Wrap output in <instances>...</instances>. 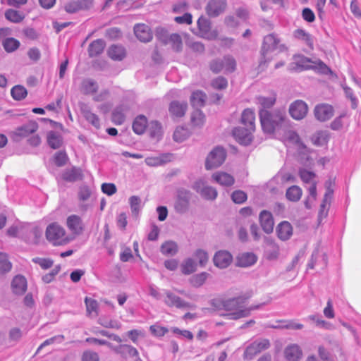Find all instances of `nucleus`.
<instances>
[{
  "label": "nucleus",
  "mask_w": 361,
  "mask_h": 361,
  "mask_svg": "<svg viewBox=\"0 0 361 361\" xmlns=\"http://www.w3.org/2000/svg\"><path fill=\"white\" fill-rule=\"evenodd\" d=\"M255 114L251 109H245L241 115V123L250 130H255Z\"/></svg>",
  "instance_id": "bb28decb"
},
{
  "label": "nucleus",
  "mask_w": 361,
  "mask_h": 361,
  "mask_svg": "<svg viewBox=\"0 0 361 361\" xmlns=\"http://www.w3.org/2000/svg\"><path fill=\"white\" fill-rule=\"evenodd\" d=\"M308 319L311 321L314 322L316 323V324L321 328H323L325 329H331L333 328V326L331 324L322 319L317 315H310L308 317Z\"/></svg>",
  "instance_id": "69168bd1"
},
{
  "label": "nucleus",
  "mask_w": 361,
  "mask_h": 361,
  "mask_svg": "<svg viewBox=\"0 0 361 361\" xmlns=\"http://www.w3.org/2000/svg\"><path fill=\"white\" fill-rule=\"evenodd\" d=\"M319 258H321L322 267L324 268L327 264V256L326 254H322L321 256L319 255V250H315L311 257V260L307 264L308 269H313L319 260Z\"/></svg>",
  "instance_id": "58836bf2"
},
{
  "label": "nucleus",
  "mask_w": 361,
  "mask_h": 361,
  "mask_svg": "<svg viewBox=\"0 0 361 361\" xmlns=\"http://www.w3.org/2000/svg\"><path fill=\"white\" fill-rule=\"evenodd\" d=\"M192 188L201 196L207 200H214L217 196V191L215 188L207 185L206 182L203 179L196 180Z\"/></svg>",
  "instance_id": "f8f14e48"
},
{
  "label": "nucleus",
  "mask_w": 361,
  "mask_h": 361,
  "mask_svg": "<svg viewBox=\"0 0 361 361\" xmlns=\"http://www.w3.org/2000/svg\"><path fill=\"white\" fill-rule=\"evenodd\" d=\"M233 261L232 255L226 250H219L214 256V265L219 269L227 268Z\"/></svg>",
  "instance_id": "a211bd4d"
},
{
  "label": "nucleus",
  "mask_w": 361,
  "mask_h": 361,
  "mask_svg": "<svg viewBox=\"0 0 361 361\" xmlns=\"http://www.w3.org/2000/svg\"><path fill=\"white\" fill-rule=\"evenodd\" d=\"M293 37L303 42L310 49H313L314 40L312 36L303 29H297L293 32Z\"/></svg>",
  "instance_id": "a878e982"
},
{
  "label": "nucleus",
  "mask_w": 361,
  "mask_h": 361,
  "mask_svg": "<svg viewBox=\"0 0 361 361\" xmlns=\"http://www.w3.org/2000/svg\"><path fill=\"white\" fill-rule=\"evenodd\" d=\"M160 251L164 255L173 256L178 252V245L172 240L166 241L161 245Z\"/></svg>",
  "instance_id": "72a5a7b5"
},
{
  "label": "nucleus",
  "mask_w": 361,
  "mask_h": 361,
  "mask_svg": "<svg viewBox=\"0 0 361 361\" xmlns=\"http://www.w3.org/2000/svg\"><path fill=\"white\" fill-rule=\"evenodd\" d=\"M270 347V342L266 338H259L249 345L243 354L245 360H251L260 352L268 349Z\"/></svg>",
  "instance_id": "1a4fd4ad"
},
{
  "label": "nucleus",
  "mask_w": 361,
  "mask_h": 361,
  "mask_svg": "<svg viewBox=\"0 0 361 361\" xmlns=\"http://www.w3.org/2000/svg\"><path fill=\"white\" fill-rule=\"evenodd\" d=\"M98 90L97 83L92 79H86L82 81L81 91L86 94L95 93Z\"/></svg>",
  "instance_id": "c03bdc74"
},
{
  "label": "nucleus",
  "mask_w": 361,
  "mask_h": 361,
  "mask_svg": "<svg viewBox=\"0 0 361 361\" xmlns=\"http://www.w3.org/2000/svg\"><path fill=\"white\" fill-rule=\"evenodd\" d=\"M99 323L106 328L118 329L121 327V323L116 320H111L106 317L99 319Z\"/></svg>",
  "instance_id": "052dcab7"
},
{
  "label": "nucleus",
  "mask_w": 361,
  "mask_h": 361,
  "mask_svg": "<svg viewBox=\"0 0 361 361\" xmlns=\"http://www.w3.org/2000/svg\"><path fill=\"white\" fill-rule=\"evenodd\" d=\"M279 322L282 323L281 326H272L274 329H302L303 324L297 323L294 320L289 321H279Z\"/></svg>",
  "instance_id": "13d9d810"
},
{
  "label": "nucleus",
  "mask_w": 361,
  "mask_h": 361,
  "mask_svg": "<svg viewBox=\"0 0 361 361\" xmlns=\"http://www.w3.org/2000/svg\"><path fill=\"white\" fill-rule=\"evenodd\" d=\"M210 69L215 73L223 71L225 73H232L235 70L236 61L235 59L227 55L224 56L222 59H217L213 60L210 63Z\"/></svg>",
  "instance_id": "39448f33"
},
{
  "label": "nucleus",
  "mask_w": 361,
  "mask_h": 361,
  "mask_svg": "<svg viewBox=\"0 0 361 361\" xmlns=\"http://www.w3.org/2000/svg\"><path fill=\"white\" fill-rule=\"evenodd\" d=\"M319 258H321L322 267L324 268L327 264V256L326 254H322L321 256L319 255V250H315L311 257V260L307 264L308 269H313L319 260Z\"/></svg>",
  "instance_id": "ea45409f"
},
{
  "label": "nucleus",
  "mask_w": 361,
  "mask_h": 361,
  "mask_svg": "<svg viewBox=\"0 0 361 361\" xmlns=\"http://www.w3.org/2000/svg\"><path fill=\"white\" fill-rule=\"evenodd\" d=\"M226 157V150L221 147H216L208 154L205 168L209 170L220 166L224 162Z\"/></svg>",
  "instance_id": "6e6552de"
},
{
  "label": "nucleus",
  "mask_w": 361,
  "mask_h": 361,
  "mask_svg": "<svg viewBox=\"0 0 361 361\" xmlns=\"http://www.w3.org/2000/svg\"><path fill=\"white\" fill-rule=\"evenodd\" d=\"M308 107L307 104L302 100H296L289 107L290 116L295 120L302 119L307 114Z\"/></svg>",
  "instance_id": "f3484780"
},
{
  "label": "nucleus",
  "mask_w": 361,
  "mask_h": 361,
  "mask_svg": "<svg viewBox=\"0 0 361 361\" xmlns=\"http://www.w3.org/2000/svg\"><path fill=\"white\" fill-rule=\"evenodd\" d=\"M333 190L330 188V187H328L326 192L324 195L322 203L321 204L320 206V209L319 212V219L325 217L327 215V211L326 210V207L327 205L330 204V199L331 198Z\"/></svg>",
  "instance_id": "a18cd8bd"
},
{
  "label": "nucleus",
  "mask_w": 361,
  "mask_h": 361,
  "mask_svg": "<svg viewBox=\"0 0 361 361\" xmlns=\"http://www.w3.org/2000/svg\"><path fill=\"white\" fill-rule=\"evenodd\" d=\"M206 94L200 90L195 91L190 97V102L193 106L200 107L204 106L206 101Z\"/></svg>",
  "instance_id": "a19ab883"
},
{
  "label": "nucleus",
  "mask_w": 361,
  "mask_h": 361,
  "mask_svg": "<svg viewBox=\"0 0 361 361\" xmlns=\"http://www.w3.org/2000/svg\"><path fill=\"white\" fill-rule=\"evenodd\" d=\"M314 116L320 121L329 120L334 115L332 106L327 104H320L314 108Z\"/></svg>",
  "instance_id": "6ab92c4d"
},
{
  "label": "nucleus",
  "mask_w": 361,
  "mask_h": 361,
  "mask_svg": "<svg viewBox=\"0 0 361 361\" xmlns=\"http://www.w3.org/2000/svg\"><path fill=\"white\" fill-rule=\"evenodd\" d=\"M134 32L137 38L141 42H149L152 38L149 27L144 24L136 25L134 27Z\"/></svg>",
  "instance_id": "4be33fe9"
},
{
  "label": "nucleus",
  "mask_w": 361,
  "mask_h": 361,
  "mask_svg": "<svg viewBox=\"0 0 361 361\" xmlns=\"http://www.w3.org/2000/svg\"><path fill=\"white\" fill-rule=\"evenodd\" d=\"M307 190L309 192V195L306 200L305 201V205L307 209H310L312 207L311 202L314 201L317 198L316 182L310 184Z\"/></svg>",
  "instance_id": "5fc2aeb1"
},
{
  "label": "nucleus",
  "mask_w": 361,
  "mask_h": 361,
  "mask_svg": "<svg viewBox=\"0 0 361 361\" xmlns=\"http://www.w3.org/2000/svg\"><path fill=\"white\" fill-rule=\"evenodd\" d=\"M194 256L198 260L199 264L202 267H204L209 261L208 253L202 249L197 250L194 253Z\"/></svg>",
  "instance_id": "4d7b16f0"
},
{
  "label": "nucleus",
  "mask_w": 361,
  "mask_h": 361,
  "mask_svg": "<svg viewBox=\"0 0 361 361\" xmlns=\"http://www.w3.org/2000/svg\"><path fill=\"white\" fill-rule=\"evenodd\" d=\"M226 8V0H209L205 11L211 18H215L223 13Z\"/></svg>",
  "instance_id": "2eb2a0df"
},
{
  "label": "nucleus",
  "mask_w": 361,
  "mask_h": 361,
  "mask_svg": "<svg viewBox=\"0 0 361 361\" xmlns=\"http://www.w3.org/2000/svg\"><path fill=\"white\" fill-rule=\"evenodd\" d=\"M190 136V132L188 128L184 127H178L174 131L173 139L176 142H182Z\"/></svg>",
  "instance_id": "603ef678"
},
{
  "label": "nucleus",
  "mask_w": 361,
  "mask_h": 361,
  "mask_svg": "<svg viewBox=\"0 0 361 361\" xmlns=\"http://www.w3.org/2000/svg\"><path fill=\"white\" fill-rule=\"evenodd\" d=\"M81 112L85 118L96 128H100V121L99 117L91 111V110L85 106L81 109Z\"/></svg>",
  "instance_id": "2f4dec72"
},
{
  "label": "nucleus",
  "mask_w": 361,
  "mask_h": 361,
  "mask_svg": "<svg viewBox=\"0 0 361 361\" xmlns=\"http://www.w3.org/2000/svg\"><path fill=\"white\" fill-rule=\"evenodd\" d=\"M112 120L116 124H122L125 121V116L121 108H116L112 113Z\"/></svg>",
  "instance_id": "774afa93"
},
{
  "label": "nucleus",
  "mask_w": 361,
  "mask_h": 361,
  "mask_svg": "<svg viewBox=\"0 0 361 361\" xmlns=\"http://www.w3.org/2000/svg\"><path fill=\"white\" fill-rule=\"evenodd\" d=\"M108 54L111 59L121 61L126 56V50L121 45H112L109 49Z\"/></svg>",
  "instance_id": "f704fd0d"
},
{
  "label": "nucleus",
  "mask_w": 361,
  "mask_h": 361,
  "mask_svg": "<svg viewBox=\"0 0 361 361\" xmlns=\"http://www.w3.org/2000/svg\"><path fill=\"white\" fill-rule=\"evenodd\" d=\"M199 35L205 39H215L218 37V32L212 30L211 22L205 17L201 16L197 20Z\"/></svg>",
  "instance_id": "9b49d317"
},
{
  "label": "nucleus",
  "mask_w": 361,
  "mask_h": 361,
  "mask_svg": "<svg viewBox=\"0 0 361 361\" xmlns=\"http://www.w3.org/2000/svg\"><path fill=\"white\" fill-rule=\"evenodd\" d=\"M302 194V192L300 187L297 185H293L288 188L286 195L288 200L290 201L297 202L300 199Z\"/></svg>",
  "instance_id": "09e8293b"
},
{
  "label": "nucleus",
  "mask_w": 361,
  "mask_h": 361,
  "mask_svg": "<svg viewBox=\"0 0 361 361\" xmlns=\"http://www.w3.org/2000/svg\"><path fill=\"white\" fill-rule=\"evenodd\" d=\"M279 42V39L273 34L268 35L264 38L261 51L262 57L259 66L265 64L272 59V53L278 49Z\"/></svg>",
  "instance_id": "20e7f679"
},
{
  "label": "nucleus",
  "mask_w": 361,
  "mask_h": 361,
  "mask_svg": "<svg viewBox=\"0 0 361 361\" xmlns=\"http://www.w3.org/2000/svg\"><path fill=\"white\" fill-rule=\"evenodd\" d=\"M164 302L169 307L176 308H190L189 303L183 300L180 297L168 290H163Z\"/></svg>",
  "instance_id": "4468645a"
},
{
  "label": "nucleus",
  "mask_w": 361,
  "mask_h": 361,
  "mask_svg": "<svg viewBox=\"0 0 361 361\" xmlns=\"http://www.w3.org/2000/svg\"><path fill=\"white\" fill-rule=\"evenodd\" d=\"M129 204L133 216H138L142 208V200L138 196H131L129 198Z\"/></svg>",
  "instance_id": "de8ad7c7"
},
{
  "label": "nucleus",
  "mask_w": 361,
  "mask_h": 361,
  "mask_svg": "<svg viewBox=\"0 0 361 361\" xmlns=\"http://www.w3.org/2000/svg\"><path fill=\"white\" fill-rule=\"evenodd\" d=\"M285 119V113L281 110H274L268 112L265 125L261 123L262 128L265 133H271L279 126Z\"/></svg>",
  "instance_id": "0eeeda50"
},
{
  "label": "nucleus",
  "mask_w": 361,
  "mask_h": 361,
  "mask_svg": "<svg viewBox=\"0 0 361 361\" xmlns=\"http://www.w3.org/2000/svg\"><path fill=\"white\" fill-rule=\"evenodd\" d=\"M276 101V96L275 94H271L269 96H259L256 97V104L259 108V116L260 123L265 125V121L268 116L269 109L273 107Z\"/></svg>",
  "instance_id": "423d86ee"
},
{
  "label": "nucleus",
  "mask_w": 361,
  "mask_h": 361,
  "mask_svg": "<svg viewBox=\"0 0 361 361\" xmlns=\"http://www.w3.org/2000/svg\"><path fill=\"white\" fill-rule=\"evenodd\" d=\"M266 242L268 247L265 251L266 257L269 260L276 259L280 253L279 246L271 239L267 238Z\"/></svg>",
  "instance_id": "c756f323"
},
{
  "label": "nucleus",
  "mask_w": 361,
  "mask_h": 361,
  "mask_svg": "<svg viewBox=\"0 0 361 361\" xmlns=\"http://www.w3.org/2000/svg\"><path fill=\"white\" fill-rule=\"evenodd\" d=\"M259 221L264 231L270 233L274 229V219L271 212L264 210L259 214Z\"/></svg>",
  "instance_id": "412c9836"
},
{
  "label": "nucleus",
  "mask_w": 361,
  "mask_h": 361,
  "mask_svg": "<svg viewBox=\"0 0 361 361\" xmlns=\"http://www.w3.org/2000/svg\"><path fill=\"white\" fill-rule=\"evenodd\" d=\"M245 300L243 298H234L225 300L224 310L230 312L227 314L229 319H238L250 315L251 311L260 308L264 304L257 305H251L249 307H245L244 303Z\"/></svg>",
  "instance_id": "f257e3e1"
},
{
  "label": "nucleus",
  "mask_w": 361,
  "mask_h": 361,
  "mask_svg": "<svg viewBox=\"0 0 361 361\" xmlns=\"http://www.w3.org/2000/svg\"><path fill=\"white\" fill-rule=\"evenodd\" d=\"M213 180L223 186H231L234 183V178L226 172H216L212 175Z\"/></svg>",
  "instance_id": "c85d7f7f"
},
{
  "label": "nucleus",
  "mask_w": 361,
  "mask_h": 361,
  "mask_svg": "<svg viewBox=\"0 0 361 361\" xmlns=\"http://www.w3.org/2000/svg\"><path fill=\"white\" fill-rule=\"evenodd\" d=\"M92 6L93 0H71L64 5V10L68 13H75L88 10Z\"/></svg>",
  "instance_id": "ddd939ff"
},
{
  "label": "nucleus",
  "mask_w": 361,
  "mask_h": 361,
  "mask_svg": "<svg viewBox=\"0 0 361 361\" xmlns=\"http://www.w3.org/2000/svg\"><path fill=\"white\" fill-rule=\"evenodd\" d=\"M11 94L13 99L20 101L26 97L27 91L25 87L18 85L12 87Z\"/></svg>",
  "instance_id": "8fccbe9b"
},
{
  "label": "nucleus",
  "mask_w": 361,
  "mask_h": 361,
  "mask_svg": "<svg viewBox=\"0 0 361 361\" xmlns=\"http://www.w3.org/2000/svg\"><path fill=\"white\" fill-rule=\"evenodd\" d=\"M11 287L15 294L22 295L27 289V281L23 276H16L13 278Z\"/></svg>",
  "instance_id": "cd10ccee"
},
{
  "label": "nucleus",
  "mask_w": 361,
  "mask_h": 361,
  "mask_svg": "<svg viewBox=\"0 0 361 361\" xmlns=\"http://www.w3.org/2000/svg\"><path fill=\"white\" fill-rule=\"evenodd\" d=\"M190 200V191L181 188L177 191V197L174 204V209L179 214L185 213L189 208V202Z\"/></svg>",
  "instance_id": "9d476101"
},
{
  "label": "nucleus",
  "mask_w": 361,
  "mask_h": 361,
  "mask_svg": "<svg viewBox=\"0 0 361 361\" xmlns=\"http://www.w3.org/2000/svg\"><path fill=\"white\" fill-rule=\"evenodd\" d=\"M209 276V274L207 272L195 274L190 279V283L195 287H200L206 281Z\"/></svg>",
  "instance_id": "6e6d98bb"
},
{
  "label": "nucleus",
  "mask_w": 361,
  "mask_h": 361,
  "mask_svg": "<svg viewBox=\"0 0 361 361\" xmlns=\"http://www.w3.org/2000/svg\"><path fill=\"white\" fill-rule=\"evenodd\" d=\"M47 142L51 148L58 149L62 144V137L59 133L50 131L47 135Z\"/></svg>",
  "instance_id": "79ce46f5"
},
{
  "label": "nucleus",
  "mask_w": 361,
  "mask_h": 361,
  "mask_svg": "<svg viewBox=\"0 0 361 361\" xmlns=\"http://www.w3.org/2000/svg\"><path fill=\"white\" fill-rule=\"evenodd\" d=\"M257 257L252 252H244L237 257V265L241 267H247L253 265L257 262Z\"/></svg>",
  "instance_id": "393cba45"
},
{
  "label": "nucleus",
  "mask_w": 361,
  "mask_h": 361,
  "mask_svg": "<svg viewBox=\"0 0 361 361\" xmlns=\"http://www.w3.org/2000/svg\"><path fill=\"white\" fill-rule=\"evenodd\" d=\"M87 312L90 315L97 314L98 304L97 302L93 299L86 298L85 300Z\"/></svg>",
  "instance_id": "e2e57ef3"
},
{
  "label": "nucleus",
  "mask_w": 361,
  "mask_h": 361,
  "mask_svg": "<svg viewBox=\"0 0 361 361\" xmlns=\"http://www.w3.org/2000/svg\"><path fill=\"white\" fill-rule=\"evenodd\" d=\"M105 47L104 41L102 39H96L89 46L88 52L90 56H95L100 54Z\"/></svg>",
  "instance_id": "4c0bfd02"
},
{
  "label": "nucleus",
  "mask_w": 361,
  "mask_h": 361,
  "mask_svg": "<svg viewBox=\"0 0 361 361\" xmlns=\"http://www.w3.org/2000/svg\"><path fill=\"white\" fill-rule=\"evenodd\" d=\"M66 226L69 231L75 235H80L83 231L81 218L75 214L71 215L67 218Z\"/></svg>",
  "instance_id": "aec40b11"
},
{
  "label": "nucleus",
  "mask_w": 361,
  "mask_h": 361,
  "mask_svg": "<svg viewBox=\"0 0 361 361\" xmlns=\"http://www.w3.org/2000/svg\"><path fill=\"white\" fill-rule=\"evenodd\" d=\"M25 16L23 12L9 8L5 12V18L8 21L13 23H19L23 20Z\"/></svg>",
  "instance_id": "c9c22d12"
},
{
  "label": "nucleus",
  "mask_w": 361,
  "mask_h": 361,
  "mask_svg": "<svg viewBox=\"0 0 361 361\" xmlns=\"http://www.w3.org/2000/svg\"><path fill=\"white\" fill-rule=\"evenodd\" d=\"M255 130L250 128L237 127L233 130V135L241 145H248L252 140V133Z\"/></svg>",
  "instance_id": "dca6fc26"
},
{
  "label": "nucleus",
  "mask_w": 361,
  "mask_h": 361,
  "mask_svg": "<svg viewBox=\"0 0 361 361\" xmlns=\"http://www.w3.org/2000/svg\"><path fill=\"white\" fill-rule=\"evenodd\" d=\"M2 45L6 52L11 53L19 48L20 43L13 37H7L4 39Z\"/></svg>",
  "instance_id": "49530a36"
},
{
  "label": "nucleus",
  "mask_w": 361,
  "mask_h": 361,
  "mask_svg": "<svg viewBox=\"0 0 361 361\" xmlns=\"http://www.w3.org/2000/svg\"><path fill=\"white\" fill-rule=\"evenodd\" d=\"M147 125V121L145 116H137L133 123V131L138 135L142 134Z\"/></svg>",
  "instance_id": "e433bc0d"
},
{
  "label": "nucleus",
  "mask_w": 361,
  "mask_h": 361,
  "mask_svg": "<svg viewBox=\"0 0 361 361\" xmlns=\"http://www.w3.org/2000/svg\"><path fill=\"white\" fill-rule=\"evenodd\" d=\"M312 140L314 145L317 146H323L326 145L329 140V133L326 130H320L315 133Z\"/></svg>",
  "instance_id": "37998d69"
},
{
  "label": "nucleus",
  "mask_w": 361,
  "mask_h": 361,
  "mask_svg": "<svg viewBox=\"0 0 361 361\" xmlns=\"http://www.w3.org/2000/svg\"><path fill=\"white\" fill-rule=\"evenodd\" d=\"M169 42L174 51H180L182 49V39L179 35L172 34L169 37Z\"/></svg>",
  "instance_id": "bf43d9fd"
},
{
  "label": "nucleus",
  "mask_w": 361,
  "mask_h": 361,
  "mask_svg": "<svg viewBox=\"0 0 361 361\" xmlns=\"http://www.w3.org/2000/svg\"><path fill=\"white\" fill-rule=\"evenodd\" d=\"M47 240L54 246L66 245L70 238L65 229L57 223H51L46 228Z\"/></svg>",
  "instance_id": "f03ea898"
},
{
  "label": "nucleus",
  "mask_w": 361,
  "mask_h": 361,
  "mask_svg": "<svg viewBox=\"0 0 361 361\" xmlns=\"http://www.w3.org/2000/svg\"><path fill=\"white\" fill-rule=\"evenodd\" d=\"M295 63L297 66V69L299 71L314 69L317 72L325 75L332 73L331 70L319 59L313 61L307 57L298 56L295 58Z\"/></svg>",
  "instance_id": "7ed1b4c3"
},
{
  "label": "nucleus",
  "mask_w": 361,
  "mask_h": 361,
  "mask_svg": "<svg viewBox=\"0 0 361 361\" xmlns=\"http://www.w3.org/2000/svg\"><path fill=\"white\" fill-rule=\"evenodd\" d=\"M11 267V263L8 261L7 255L4 253H0V271H9Z\"/></svg>",
  "instance_id": "0e129e2a"
},
{
  "label": "nucleus",
  "mask_w": 361,
  "mask_h": 361,
  "mask_svg": "<svg viewBox=\"0 0 361 361\" xmlns=\"http://www.w3.org/2000/svg\"><path fill=\"white\" fill-rule=\"evenodd\" d=\"M196 269L197 264L191 258L186 259L181 264V271L184 274H190L195 272Z\"/></svg>",
  "instance_id": "3c124183"
},
{
  "label": "nucleus",
  "mask_w": 361,
  "mask_h": 361,
  "mask_svg": "<svg viewBox=\"0 0 361 361\" xmlns=\"http://www.w3.org/2000/svg\"><path fill=\"white\" fill-rule=\"evenodd\" d=\"M277 235L281 240H288L293 235V228L288 221L280 223L276 228Z\"/></svg>",
  "instance_id": "5701e85b"
},
{
  "label": "nucleus",
  "mask_w": 361,
  "mask_h": 361,
  "mask_svg": "<svg viewBox=\"0 0 361 361\" xmlns=\"http://www.w3.org/2000/svg\"><path fill=\"white\" fill-rule=\"evenodd\" d=\"M192 123L197 127H202L205 122L204 114L199 109H195L191 115Z\"/></svg>",
  "instance_id": "864d4df0"
},
{
  "label": "nucleus",
  "mask_w": 361,
  "mask_h": 361,
  "mask_svg": "<svg viewBox=\"0 0 361 361\" xmlns=\"http://www.w3.org/2000/svg\"><path fill=\"white\" fill-rule=\"evenodd\" d=\"M300 176L302 180L305 183L311 184L315 183V174L306 169L300 170Z\"/></svg>",
  "instance_id": "680f3d73"
},
{
  "label": "nucleus",
  "mask_w": 361,
  "mask_h": 361,
  "mask_svg": "<svg viewBox=\"0 0 361 361\" xmlns=\"http://www.w3.org/2000/svg\"><path fill=\"white\" fill-rule=\"evenodd\" d=\"M285 357L288 361H298L302 357V350L297 344L288 345L284 350Z\"/></svg>",
  "instance_id": "b1692460"
},
{
  "label": "nucleus",
  "mask_w": 361,
  "mask_h": 361,
  "mask_svg": "<svg viewBox=\"0 0 361 361\" xmlns=\"http://www.w3.org/2000/svg\"><path fill=\"white\" fill-rule=\"evenodd\" d=\"M187 107L186 102L173 101L170 104L169 112L174 117H182L185 114Z\"/></svg>",
  "instance_id": "7c9ffc66"
},
{
  "label": "nucleus",
  "mask_w": 361,
  "mask_h": 361,
  "mask_svg": "<svg viewBox=\"0 0 361 361\" xmlns=\"http://www.w3.org/2000/svg\"><path fill=\"white\" fill-rule=\"evenodd\" d=\"M37 129V125L35 123H30L20 128L15 131V135L20 137H25L35 133Z\"/></svg>",
  "instance_id": "473e14b6"
},
{
  "label": "nucleus",
  "mask_w": 361,
  "mask_h": 361,
  "mask_svg": "<svg viewBox=\"0 0 361 361\" xmlns=\"http://www.w3.org/2000/svg\"><path fill=\"white\" fill-rule=\"evenodd\" d=\"M213 88L216 90H224L226 88L228 85L227 80L221 76L217 77L214 79L211 83Z\"/></svg>",
  "instance_id": "338daca9"
}]
</instances>
